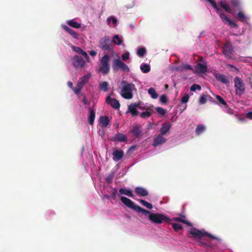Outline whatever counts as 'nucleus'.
Here are the masks:
<instances>
[{
    "label": "nucleus",
    "mask_w": 252,
    "mask_h": 252,
    "mask_svg": "<svg viewBox=\"0 0 252 252\" xmlns=\"http://www.w3.org/2000/svg\"><path fill=\"white\" fill-rule=\"evenodd\" d=\"M120 200L128 208L133 209L138 213L141 212L145 216H148L149 219L154 223L157 224H161L163 222L170 223L171 220L164 214L159 213H151L149 211L138 205H135L130 199L125 196H121Z\"/></svg>",
    "instance_id": "obj_1"
},
{
    "label": "nucleus",
    "mask_w": 252,
    "mask_h": 252,
    "mask_svg": "<svg viewBox=\"0 0 252 252\" xmlns=\"http://www.w3.org/2000/svg\"><path fill=\"white\" fill-rule=\"evenodd\" d=\"M122 84H124L121 90V94L123 97L130 99L133 97L132 91L135 89V85L133 83H128L123 81Z\"/></svg>",
    "instance_id": "obj_2"
},
{
    "label": "nucleus",
    "mask_w": 252,
    "mask_h": 252,
    "mask_svg": "<svg viewBox=\"0 0 252 252\" xmlns=\"http://www.w3.org/2000/svg\"><path fill=\"white\" fill-rule=\"evenodd\" d=\"M112 41L108 36L101 38L99 41V47L102 50L111 51L113 50Z\"/></svg>",
    "instance_id": "obj_3"
},
{
    "label": "nucleus",
    "mask_w": 252,
    "mask_h": 252,
    "mask_svg": "<svg viewBox=\"0 0 252 252\" xmlns=\"http://www.w3.org/2000/svg\"><path fill=\"white\" fill-rule=\"evenodd\" d=\"M189 234L192 235L193 238L198 240L201 239L205 236H208L213 239H217L216 237L211 235L208 232L200 230L194 227L191 228L189 231Z\"/></svg>",
    "instance_id": "obj_4"
},
{
    "label": "nucleus",
    "mask_w": 252,
    "mask_h": 252,
    "mask_svg": "<svg viewBox=\"0 0 252 252\" xmlns=\"http://www.w3.org/2000/svg\"><path fill=\"white\" fill-rule=\"evenodd\" d=\"M234 88L236 94L241 96L245 91V85L243 80L238 77H236L234 79Z\"/></svg>",
    "instance_id": "obj_5"
},
{
    "label": "nucleus",
    "mask_w": 252,
    "mask_h": 252,
    "mask_svg": "<svg viewBox=\"0 0 252 252\" xmlns=\"http://www.w3.org/2000/svg\"><path fill=\"white\" fill-rule=\"evenodd\" d=\"M112 68L115 71L121 70L124 72H129L130 69L127 65L120 59H115L113 62Z\"/></svg>",
    "instance_id": "obj_6"
},
{
    "label": "nucleus",
    "mask_w": 252,
    "mask_h": 252,
    "mask_svg": "<svg viewBox=\"0 0 252 252\" xmlns=\"http://www.w3.org/2000/svg\"><path fill=\"white\" fill-rule=\"evenodd\" d=\"M110 60V56L106 54L102 57L100 61V71L103 74H107L110 70L109 62Z\"/></svg>",
    "instance_id": "obj_7"
},
{
    "label": "nucleus",
    "mask_w": 252,
    "mask_h": 252,
    "mask_svg": "<svg viewBox=\"0 0 252 252\" xmlns=\"http://www.w3.org/2000/svg\"><path fill=\"white\" fill-rule=\"evenodd\" d=\"M234 50L233 46L229 41H226L222 47V53L228 59L232 58Z\"/></svg>",
    "instance_id": "obj_8"
},
{
    "label": "nucleus",
    "mask_w": 252,
    "mask_h": 252,
    "mask_svg": "<svg viewBox=\"0 0 252 252\" xmlns=\"http://www.w3.org/2000/svg\"><path fill=\"white\" fill-rule=\"evenodd\" d=\"M72 62L75 68H82L85 64V61L83 58L79 56H74L72 59Z\"/></svg>",
    "instance_id": "obj_9"
},
{
    "label": "nucleus",
    "mask_w": 252,
    "mask_h": 252,
    "mask_svg": "<svg viewBox=\"0 0 252 252\" xmlns=\"http://www.w3.org/2000/svg\"><path fill=\"white\" fill-rule=\"evenodd\" d=\"M127 137L123 133L121 132L117 133L115 135L111 138V141L113 142H125L127 141Z\"/></svg>",
    "instance_id": "obj_10"
},
{
    "label": "nucleus",
    "mask_w": 252,
    "mask_h": 252,
    "mask_svg": "<svg viewBox=\"0 0 252 252\" xmlns=\"http://www.w3.org/2000/svg\"><path fill=\"white\" fill-rule=\"evenodd\" d=\"M106 102L115 109H118L120 106L119 102L116 99L111 98L110 96L106 97Z\"/></svg>",
    "instance_id": "obj_11"
},
{
    "label": "nucleus",
    "mask_w": 252,
    "mask_h": 252,
    "mask_svg": "<svg viewBox=\"0 0 252 252\" xmlns=\"http://www.w3.org/2000/svg\"><path fill=\"white\" fill-rule=\"evenodd\" d=\"M207 63H198L196 64V71L197 73L204 74L207 72Z\"/></svg>",
    "instance_id": "obj_12"
},
{
    "label": "nucleus",
    "mask_w": 252,
    "mask_h": 252,
    "mask_svg": "<svg viewBox=\"0 0 252 252\" xmlns=\"http://www.w3.org/2000/svg\"><path fill=\"white\" fill-rule=\"evenodd\" d=\"M138 105L136 103H131L128 106V109L126 113H131L133 116H137L139 114V112L137 111Z\"/></svg>",
    "instance_id": "obj_13"
},
{
    "label": "nucleus",
    "mask_w": 252,
    "mask_h": 252,
    "mask_svg": "<svg viewBox=\"0 0 252 252\" xmlns=\"http://www.w3.org/2000/svg\"><path fill=\"white\" fill-rule=\"evenodd\" d=\"M124 155V153L122 150L116 149L113 152V159L115 161H118L123 157Z\"/></svg>",
    "instance_id": "obj_14"
},
{
    "label": "nucleus",
    "mask_w": 252,
    "mask_h": 252,
    "mask_svg": "<svg viewBox=\"0 0 252 252\" xmlns=\"http://www.w3.org/2000/svg\"><path fill=\"white\" fill-rule=\"evenodd\" d=\"M163 135L161 134L154 139L153 146L155 147L158 146V145H161L165 143L166 141V139L162 136Z\"/></svg>",
    "instance_id": "obj_15"
},
{
    "label": "nucleus",
    "mask_w": 252,
    "mask_h": 252,
    "mask_svg": "<svg viewBox=\"0 0 252 252\" xmlns=\"http://www.w3.org/2000/svg\"><path fill=\"white\" fill-rule=\"evenodd\" d=\"M63 29L71 35L74 38L78 39L79 34L66 25L62 26Z\"/></svg>",
    "instance_id": "obj_16"
},
{
    "label": "nucleus",
    "mask_w": 252,
    "mask_h": 252,
    "mask_svg": "<svg viewBox=\"0 0 252 252\" xmlns=\"http://www.w3.org/2000/svg\"><path fill=\"white\" fill-rule=\"evenodd\" d=\"M90 77V74H88L82 76L80 78L77 84L79 86V87H81L83 88L84 85L88 82Z\"/></svg>",
    "instance_id": "obj_17"
},
{
    "label": "nucleus",
    "mask_w": 252,
    "mask_h": 252,
    "mask_svg": "<svg viewBox=\"0 0 252 252\" xmlns=\"http://www.w3.org/2000/svg\"><path fill=\"white\" fill-rule=\"evenodd\" d=\"M171 127V124L169 123H163L162 126L160 128V133L161 135H164L167 132H168Z\"/></svg>",
    "instance_id": "obj_18"
},
{
    "label": "nucleus",
    "mask_w": 252,
    "mask_h": 252,
    "mask_svg": "<svg viewBox=\"0 0 252 252\" xmlns=\"http://www.w3.org/2000/svg\"><path fill=\"white\" fill-rule=\"evenodd\" d=\"M136 194L140 196H146L148 195V191L142 187H136L135 189Z\"/></svg>",
    "instance_id": "obj_19"
},
{
    "label": "nucleus",
    "mask_w": 252,
    "mask_h": 252,
    "mask_svg": "<svg viewBox=\"0 0 252 252\" xmlns=\"http://www.w3.org/2000/svg\"><path fill=\"white\" fill-rule=\"evenodd\" d=\"M119 191L120 194H124L130 197H133V196L132 191L130 189L121 188L119 189Z\"/></svg>",
    "instance_id": "obj_20"
},
{
    "label": "nucleus",
    "mask_w": 252,
    "mask_h": 252,
    "mask_svg": "<svg viewBox=\"0 0 252 252\" xmlns=\"http://www.w3.org/2000/svg\"><path fill=\"white\" fill-rule=\"evenodd\" d=\"M216 77L217 80L223 84H226L229 82L226 76L222 74H219Z\"/></svg>",
    "instance_id": "obj_21"
},
{
    "label": "nucleus",
    "mask_w": 252,
    "mask_h": 252,
    "mask_svg": "<svg viewBox=\"0 0 252 252\" xmlns=\"http://www.w3.org/2000/svg\"><path fill=\"white\" fill-rule=\"evenodd\" d=\"M66 23L68 26L74 28L79 29L81 27V24L76 22L74 19L67 20Z\"/></svg>",
    "instance_id": "obj_22"
},
{
    "label": "nucleus",
    "mask_w": 252,
    "mask_h": 252,
    "mask_svg": "<svg viewBox=\"0 0 252 252\" xmlns=\"http://www.w3.org/2000/svg\"><path fill=\"white\" fill-rule=\"evenodd\" d=\"M99 122L103 127H106L109 124V120L107 116H101L99 118Z\"/></svg>",
    "instance_id": "obj_23"
},
{
    "label": "nucleus",
    "mask_w": 252,
    "mask_h": 252,
    "mask_svg": "<svg viewBox=\"0 0 252 252\" xmlns=\"http://www.w3.org/2000/svg\"><path fill=\"white\" fill-rule=\"evenodd\" d=\"M89 110L90 115L88 118V122L91 125H92L94 124L95 119V112L91 108H89Z\"/></svg>",
    "instance_id": "obj_24"
},
{
    "label": "nucleus",
    "mask_w": 252,
    "mask_h": 252,
    "mask_svg": "<svg viewBox=\"0 0 252 252\" xmlns=\"http://www.w3.org/2000/svg\"><path fill=\"white\" fill-rule=\"evenodd\" d=\"M191 66L189 64H182L180 66L176 67L175 68V70L177 71H179L180 72H183L185 70H191Z\"/></svg>",
    "instance_id": "obj_25"
},
{
    "label": "nucleus",
    "mask_w": 252,
    "mask_h": 252,
    "mask_svg": "<svg viewBox=\"0 0 252 252\" xmlns=\"http://www.w3.org/2000/svg\"><path fill=\"white\" fill-rule=\"evenodd\" d=\"M235 18L238 20L242 22H245L247 20V17L245 14L242 11H239L237 13V16L235 17Z\"/></svg>",
    "instance_id": "obj_26"
},
{
    "label": "nucleus",
    "mask_w": 252,
    "mask_h": 252,
    "mask_svg": "<svg viewBox=\"0 0 252 252\" xmlns=\"http://www.w3.org/2000/svg\"><path fill=\"white\" fill-rule=\"evenodd\" d=\"M220 5L227 12L231 13H232V10L231 8L229 7L228 4L226 3V2H223L222 1H220L219 2Z\"/></svg>",
    "instance_id": "obj_27"
},
{
    "label": "nucleus",
    "mask_w": 252,
    "mask_h": 252,
    "mask_svg": "<svg viewBox=\"0 0 252 252\" xmlns=\"http://www.w3.org/2000/svg\"><path fill=\"white\" fill-rule=\"evenodd\" d=\"M131 133L136 137H138L141 133V130L139 126H134L132 130Z\"/></svg>",
    "instance_id": "obj_28"
},
{
    "label": "nucleus",
    "mask_w": 252,
    "mask_h": 252,
    "mask_svg": "<svg viewBox=\"0 0 252 252\" xmlns=\"http://www.w3.org/2000/svg\"><path fill=\"white\" fill-rule=\"evenodd\" d=\"M140 69L142 72L147 73L150 72L151 67L148 64H142L140 65Z\"/></svg>",
    "instance_id": "obj_29"
},
{
    "label": "nucleus",
    "mask_w": 252,
    "mask_h": 252,
    "mask_svg": "<svg viewBox=\"0 0 252 252\" xmlns=\"http://www.w3.org/2000/svg\"><path fill=\"white\" fill-rule=\"evenodd\" d=\"M230 4L234 10L240 8V3L239 0H231Z\"/></svg>",
    "instance_id": "obj_30"
},
{
    "label": "nucleus",
    "mask_w": 252,
    "mask_h": 252,
    "mask_svg": "<svg viewBox=\"0 0 252 252\" xmlns=\"http://www.w3.org/2000/svg\"><path fill=\"white\" fill-rule=\"evenodd\" d=\"M152 110L150 109H146V111L140 114V116L142 118H149L151 116Z\"/></svg>",
    "instance_id": "obj_31"
},
{
    "label": "nucleus",
    "mask_w": 252,
    "mask_h": 252,
    "mask_svg": "<svg viewBox=\"0 0 252 252\" xmlns=\"http://www.w3.org/2000/svg\"><path fill=\"white\" fill-rule=\"evenodd\" d=\"M148 92L149 94H150L152 98L156 99L158 97V94L156 92L155 89H154L153 88H149Z\"/></svg>",
    "instance_id": "obj_32"
},
{
    "label": "nucleus",
    "mask_w": 252,
    "mask_h": 252,
    "mask_svg": "<svg viewBox=\"0 0 252 252\" xmlns=\"http://www.w3.org/2000/svg\"><path fill=\"white\" fill-rule=\"evenodd\" d=\"M205 130V127L202 125H199L195 129V132L197 135H200Z\"/></svg>",
    "instance_id": "obj_33"
},
{
    "label": "nucleus",
    "mask_w": 252,
    "mask_h": 252,
    "mask_svg": "<svg viewBox=\"0 0 252 252\" xmlns=\"http://www.w3.org/2000/svg\"><path fill=\"white\" fill-rule=\"evenodd\" d=\"M220 16V18L224 24H227L228 21L230 20L225 14L221 12V10L220 11V13H217Z\"/></svg>",
    "instance_id": "obj_34"
},
{
    "label": "nucleus",
    "mask_w": 252,
    "mask_h": 252,
    "mask_svg": "<svg viewBox=\"0 0 252 252\" xmlns=\"http://www.w3.org/2000/svg\"><path fill=\"white\" fill-rule=\"evenodd\" d=\"M139 201L145 207L147 208L148 209H151L153 208V205L151 203H149L147 202L146 201L143 200V199H140L139 200Z\"/></svg>",
    "instance_id": "obj_35"
},
{
    "label": "nucleus",
    "mask_w": 252,
    "mask_h": 252,
    "mask_svg": "<svg viewBox=\"0 0 252 252\" xmlns=\"http://www.w3.org/2000/svg\"><path fill=\"white\" fill-rule=\"evenodd\" d=\"M108 83L107 82L104 81L99 84V89L104 92H106L108 90Z\"/></svg>",
    "instance_id": "obj_36"
},
{
    "label": "nucleus",
    "mask_w": 252,
    "mask_h": 252,
    "mask_svg": "<svg viewBox=\"0 0 252 252\" xmlns=\"http://www.w3.org/2000/svg\"><path fill=\"white\" fill-rule=\"evenodd\" d=\"M172 226L176 232H178L180 230L183 229L182 225L179 223H172Z\"/></svg>",
    "instance_id": "obj_37"
},
{
    "label": "nucleus",
    "mask_w": 252,
    "mask_h": 252,
    "mask_svg": "<svg viewBox=\"0 0 252 252\" xmlns=\"http://www.w3.org/2000/svg\"><path fill=\"white\" fill-rule=\"evenodd\" d=\"M156 110L157 112L162 116H164L166 113V110L160 107H156Z\"/></svg>",
    "instance_id": "obj_38"
},
{
    "label": "nucleus",
    "mask_w": 252,
    "mask_h": 252,
    "mask_svg": "<svg viewBox=\"0 0 252 252\" xmlns=\"http://www.w3.org/2000/svg\"><path fill=\"white\" fill-rule=\"evenodd\" d=\"M112 41L117 45H120L122 42V39L118 35H115L114 36L113 40Z\"/></svg>",
    "instance_id": "obj_39"
},
{
    "label": "nucleus",
    "mask_w": 252,
    "mask_h": 252,
    "mask_svg": "<svg viewBox=\"0 0 252 252\" xmlns=\"http://www.w3.org/2000/svg\"><path fill=\"white\" fill-rule=\"evenodd\" d=\"M216 98L219 101L220 104L223 105L224 106L227 107V104L226 102V101L224 100V99L220 95H216Z\"/></svg>",
    "instance_id": "obj_40"
},
{
    "label": "nucleus",
    "mask_w": 252,
    "mask_h": 252,
    "mask_svg": "<svg viewBox=\"0 0 252 252\" xmlns=\"http://www.w3.org/2000/svg\"><path fill=\"white\" fill-rule=\"evenodd\" d=\"M137 55L140 57H142L144 56L145 54L146 53V49L144 47H141L138 49L137 50Z\"/></svg>",
    "instance_id": "obj_41"
},
{
    "label": "nucleus",
    "mask_w": 252,
    "mask_h": 252,
    "mask_svg": "<svg viewBox=\"0 0 252 252\" xmlns=\"http://www.w3.org/2000/svg\"><path fill=\"white\" fill-rule=\"evenodd\" d=\"M208 95L203 94L199 99V103L201 104H205L207 102Z\"/></svg>",
    "instance_id": "obj_42"
},
{
    "label": "nucleus",
    "mask_w": 252,
    "mask_h": 252,
    "mask_svg": "<svg viewBox=\"0 0 252 252\" xmlns=\"http://www.w3.org/2000/svg\"><path fill=\"white\" fill-rule=\"evenodd\" d=\"M201 89V86L197 84L192 85L190 88V90L191 91H195L196 90H200Z\"/></svg>",
    "instance_id": "obj_43"
},
{
    "label": "nucleus",
    "mask_w": 252,
    "mask_h": 252,
    "mask_svg": "<svg viewBox=\"0 0 252 252\" xmlns=\"http://www.w3.org/2000/svg\"><path fill=\"white\" fill-rule=\"evenodd\" d=\"M198 243L199 246L203 247H210V245L209 244H208L207 242L203 241V240L201 239L198 240Z\"/></svg>",
    "instance_id": "obj_44"
},
{
    "label": "nucleus",
    "mask_w": 252,
    "mask_h": 252,
    "mask_svg": "<svg viewBox=\"0 0 252 252\" xmlns=\"http://www.w3.org/2000/svg\"><path fill=\"white\" fill-rule=\"evenodd\" d=\"M210 3L212 4V5L213 6V7L215 9L217 12L220 13V9L218 8L216 1L214 0H212Z\"/></svg>",
    "instance_id": "obj_45"
},
{
    "label": "nucleus",
    "mask_w": 252,
    "mask_h": 252,
    "mask_svg": "<svg viewBox=\"0 0 252 252\" xmlns=\"http://www.w3.org/2000/svg\"><path fill=\"white\" fill-rule=\"evenodd\" d=\"M160 101L162 103H166L168 101L167 96L165 94L161 95L160 97Z\"/></svg>",
    "instance_id": "obj_46"
},
{
    "label": "nucleus",
    "mask_w": 252,
    "mask_h": 252,
    "mask_svg": "<svg viewBox=\"0 0 252 252\" xmlns=\"http://www.w3.org/2000/svg\"><path fill=\"white\" fill-rule=\"evenodd\" d=\"M129 58V53L128 52H126L122 55V59L124 61H126Z\"/></svg>",
    "instance_id": "obj_47"
},
{
    "label": "nucleus",
    "mask_w": 252,
    "mask_h": 252,
    "mask_svg": "<svg viewBox=\"0 0 252 252\" xmlns=\"http://www.w3.org/2000/svg\"><path fill=\"white\" fill-rule=\"evenodd\" d=\"M82 89V87H79V86L77 84L76 86L74 88H73L72 90L75 94H78L80 92Z\"/></svg>",
    "instance_id": "obj_48"
},
{
    "label": "nucleus",
    "mask_w": 252,
    "mask_h": 252,
    "mask_svg": "<svg viewBox=\"0 0 252 252\" xmlns=\"http://www.w3.org/2000/svg\"><path fill=\"white\" fill-rule=\"evenodd\" d=\"M189 98V95L187 94H185L182 98L181 100H182V103H187L188 101Z\"/></svg>",
    "instance_id": "obj_49"
},
{
    "label": "nucleus",
    "mask_w": 252,
    "mask_h": 252,
    "mask_svg": "<svg viewBox=\"0 0 252 252\" xmlns=\"http://www.w3.org/2000/svg\"><path fill=\"white\" fill-rule=\"evenodd\" d=\"M73 50L79 54H82L84 51L79 47L73 46Z\"/></svg>",
    "instance_id": "obj_50"
},
{
    "label": "nucleus",
    "mask_w": 252,
    "mask_h": 252,
    "mask_svg": "<svg viewBox=\"0 0 252 252\" xmlns=\"http://www.w3.org/2000/svg\"><path fill=\"white\" fill-rule=\"evenodd\" d=\"M231 27L237 28L238 25L233 21L229 20L228 22L227 23Z\"/></svg>",
    "instance_id": "obj_51"
},
{
    "label": "nucleus",
    "mask_w": 252,
    "mask_h": 252,
    "mask_svg": "<svg viewBox=\"0 0 252 252\" xmlns=\"http://www.w3.org/2000/svg\"><path fill=\"white\" fill-rule=\"evenodd\" d=\"M117 193V190L116 189H114L111 193V197L113 199H115L116 198V194Z\"/></svg>",
    "instance_id": "obj_52"
},
{
    "label": "nucleus",
    "mask_w": 252,
    "mask_h": 252,
    "mask_svg": "<svg viewBox=\"0 0 252 252\" xmlns=\"http://www.w3.org/2000/svg\"><path fill=\"white\" fill-rule=\"evenodd\" d=\"M173 220L176 221H178V222H181L183 223H187L186 222H185L184 220H182L181 218H178V217L174 218L173 219Z\"/></svg>",
    "instance_id": "obj_53"
},
{
    "label": "nucleus",
    "mask_w": 252,
    "mask_h": 252,
    "mask_svg": "<svg viewBox=\"0 0 252 252\" xmlns=\"http://www.w3.org/2000/svg\"><path fill=\"white\" fill-rule=\"evenodd\" d=\"M136 104L138 105L137 109H139L141 110H145L146 109L145 107L141 106V102L136 103Z\"/></svg>",
    "instance_id": "obj_54"
},
{
    "label": "nucleus",
    "mask_w": 252,
    "mask_h": 252,
    "mask_svg": "<svg viewBox=\"0 0 252 252\" xmlns=\"http://www.w3.org/2000/svg\"><path fill=\"white\" fill-rule=\"evenodd\" d=\"M181 220H184L185 222H186L187 223H184L185 224H187L189 226H190L191 224L187 220L185 219V217L184 216H182Z\"/></svg>",
    "instance_id": "obj_55"
},
{
    "label": "nucleus",
    "mask_w": 252,
    "mask_h": 252,
    "mask_svg": "<svg viewBox=\"0 0 252 252\" xmlns=\"http://www.w3.org/2000/svg\"><path fill=\"white\" fill-rule=\"evenodd\" d=\"M246 116L247 118L252 120V112H249L248 113H246Z\"/></svg>",
    "instance_id": "obj_56"
},
{
    "label": "nucleus",
    "mask_w": 252,
    "mask_h": 252,
    "mask_svg": "<svg viewBox=\"0 0 252 252\" xmlns=\"http://www.w3.org/2000/svg\"><path fill=\"white\" fill-rule=\"evenodd\" d=\"M111 20L112 21L114 24H116L117 23V20L115 18L110 17L108 19V21H110Z\"/></svg>",
    "instance_id": "obj_57"
},
{
    "label": "nucleus",
    "mask_w": 252,
    "mask_h": 252,
    "mask_svg": "<svg viewBox=\"0 0 252 252\" xmlns=\"http://www.w3.org/2000/svg\"><path fill=\"white\" fill-rule=\"evenodd\" d=\"M81 55H83L86 59H89V56L86 52L84 51Z\"/></svg>",
    "instance_id": "obj_58"
},
{
    "label": "nucleus",
    "mask_w": 252,
    "mask_h": 252,
    "mask_svg": "<svg viewBox=\"0 0 252 252\" xmlns=\"http://www.w3.org/2000/svg\"><path fill=\"white\" fill-rule=\"evenodd\" d=\"M113 176V175H109L107 178V181L109 182H111L112 180Z\"/></svg>",
    "instance_id": "obj_59"
},
{
    "label": "nucleus",
    "mask_w": 252,
    "mask_h": 252,
    "mask_svg": "<svg viewBox=\"0 0 252 252\" xmlns=\"http://www.w3.org/2000/svg\"><path fill=\"white\" fill-rule=\"evenodd\" d=\"M90 54L92 56H94L96 55V53L95 51H91L90 53Z\"/></svg>",
    "instance_id": "obj_60"
},
{
    "label": "nucleus",
    "mask_w": 252,
    "mask_h": 252,
    "mask_svg": "<svg viewBox=\"0 0 252 252\" xmlns=\"http://www.w3.org/2000/svg\"><path fill=\"white\" fill-rule=\"evenodd\" d=\"M229 67H232L234 68V70L235 71H238V69L237 67H236L235 66H234V65H231V64H228L227 65Z\"/></svg>",
    "instance_id": "obj_61"
},
{
    "label": "nucleus",
    "mask_w": 252,
    "mask_h": 252,
    "mask_svg": "<svg viewBox=\"0 0 252 252\" xmlns=\"http://www.w3.org/2000/svg\"><path fill=\"white\" fill-rule=\"evenodd\" d=\"M83 102L85 104H87L89 103L88 101L87 100V98L85 97L83 98Z\"/></svg>",
    "instance_id": "obj_62"
},
{
    "label": "nucleus",
    "mask_w": 252,
    "mask_h": 252,
    "mask_svg": "<svg viewBox=\"0 0 252 252\" xmlns=\"http://www.w3.org/2000/svg\"><path fill=\"white\" fill-rule=\"evenodd\" d=\"M68 85L69 87L71 88L72 89H73V83L71 82H68Z\"/></svg>",
    "instance_id": "obj_63"
},
{
    "label": "nucleus",
    "mask_w": 252,
    "mask_h": 252,
    "mask_svg": "<svg viewBox=\"0 0 252 252\" xmlns=\"http://www.w3.org/2000/svg\"><path fill=\"white\" fill-rule=\"evenodd\" d=\"M208 98H209V100L213 102L214 101L213 98L211 97V96L208 95Z\"/></svg>",
    "instance_id": "obj_64"
}]
</instances>
